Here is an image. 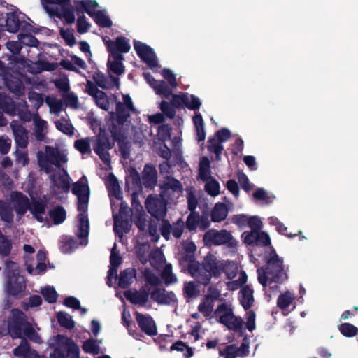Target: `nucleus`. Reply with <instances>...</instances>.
<instances>
[{"label":"nucleus","mask_w":358,"mask_h":358,"mask_svg":"<svg viewBox=\"0 0 358 358\" xmlns=\"http://www.w3.org/2000/svg\"><path fill=\"white\" fill-rule=\"evenodd\" d=\"M93 80L96 83V86H99L103 89H110L113 87V84L111 80H109V79L101 72L95 73L93 75Z\"/></svg>","instance_id":"nucleus-46"},{"label":"nucleus","mask_w":358,"mask_h":358,"mask_svg":"<svg viewBox=\"0 0 358 358\" xmlns=\"http://www.w3.org/2000/svg\"><path fill=\"white\" fill-rule=\"evenodd\" d=\"M72 6L74 8V13L76 12L78 16L83 15L85 13L90 15V0L74 1V4Z\"/></svg>","instance_id":"nucleus-49"},{"label":"nucleus","mask_w":358,"mask_h":358,"mask_svg":"<svg viewBox=\"0 0 358 358\" xmlns=\"http://www.w3.org/2000/svg\"><path fill=\"white\" fill-rule=\"evenodd\" d=\"M125 298L132 304L144 306L148 301L149 292L145 288L139 291L128 289L124 293Z\"/></svg>","instance_id":"nucleus-23"},{"label":"nucleus","mask_w":358,"mask_h":358,"mask_svg":"<svg viewBox=\"0 0 358 358\" xmlns=\"http://www.w3.org/2000/svg\"><path fill=\"white\" fill-rule=\"evenodd\" d=\"M161 277L164 280V283L166 286L175 283L177 281V278L172 272L171 264H166L162 272Z\"/></svg>","instance_id":"nucleus-51"},{"label":"nucleus","mask_w":358,"mask_h":358,"mask_svg":"<svg viewBox=\"0 0 358 358\" xmlns=\"http://www.w3.org/2000/svg\"><path fill=\"white\" fill-rule=\"evenodd\" d=\"M59 34L67 45L73 47L76 44V38L71 30L64 29L61 27L59 29Z\"/></svg>","instance_id":"nucleus-62"},{"label":"nucleus","mask_w":358,"mask_h":358,"mask_svg":"<svg viewBox=\"0 0 358 358\" xmlns=\"http://www.w3.org/2000/svg\"><path fill=\"white\" fill-rule=\"evenodd\" d=\"M134 222L136 227L141 231H144L146 228V215L144 210L138 211L134 216Z\"/></svg>","instance_id":"nucleus-63"},{"label":"nucleus","mask_w":358,"mask_h":358,"mask_svg":"<svg viewBox=\"0 0 358 358\" xmlns=\"http://www.w3.org/2000/svg\"><path fill=\"white\" fill-rule=\"evenodd\" d=\"M72 193L78 198V210L80 213L87 215V205L90 198L87 178L83 176L79 180L73 184Z\"/></svg>","instance_id":"nucleus-7"},{"label":"nucleus","mask_w":358,"mask_h":358,"mask_svg":"<svg viewBox=\"0 0 358 358\" xmlns=\"http://www.w3.org/2000/svg\"><path fill=\"white\" fill-rule=\"evenodd\" d=\"M57 320L59 325L66 329H72L75 327V322L71 317L65 312H58L56 315Z\"/></svg>","instance_id":"nucleus-42"},{"label":"nucleus","mask_w":358,"mask_h":358,"mask_svg":"<svg viewBox=\"0 0 358 358\" xmlns=\"http://www.w3.org/2000/svg\"><path fill=\"white\" fill-rule=\"evenodd\" d=\"M13 131L16 145L21 148H26L28 144V136L25 128L19 125L13 128Z\"/></svg>","instance_id":"nucleus-36"},{"label":"nucleus","mask_w":358,"mask_h":358,"mask_svg":"<svg viewBox=\"0 0 358 358\" xmlns=\"http://www.w3.org/2000/svg\"><path fill=\"white\" fill-rule=\"evenodd\" d=\"M228 215V209L224 203H217L211 211V220L214 222H220L226 219Z\"/></svg>","instance_id":"nucleus-37"},{"label":"nucleus","mask_w":358,"mask_h":358,"mask_svg":"<svg viewBox=\"0 0 358 358\" xmlns=\"http://www.w3.org/2000/svg\"><path fill=\"white\" fill-rule=\"evenodd\" d=\"M155 93L162 96L165 99H169L172 95V87H170L164 80H159L153 86Z\"/></svg>","instance_id":"nucleus-43"},{"label":"nucleus","mask_w":358,"mask_h":358,"mask_svg":"<svg viewBox=\"0 0 358 358\" xmlns=\"http://www.w3.org/2000/svg\"><path fill=\"white\" fill-rule=\"evenodd\" d=\"M47 162L55 165L59 169H62V163L67 162L66 155L61 152L57 148L50 146L45 147Z\"/></svg>","instance_id":"nucleus-27"},{"label":"nucleus","mask_w":358,"mask_h":358,"mask_svg":"<svg viewBox=\"0 0 358 358\" xmlns=\"http://www.w3.org/2000/svg\"><path fill=\"white\" fill-rule=\"evenodd\" d=\"M232 238L231 234L225 229L220 231L210 229L206 232L203 236V241L206 244L214 245L228 243Z\"/></svg>","instance_id":"nucleus-15"},{"label":"nucleus","mask_w":358,"mask_h":358,"mask_svg":"<svg viewBox=\"0 0 358 358\" xmlns=\"http://www.w3.org/2000/svg\"><path fill=\"white\" fill-rule=\"evenodd\" d=\"M199 215L196 212H190L189 215L187 217L186 220V228L189 231H195L199 226Z\"/></svg>","instance_id":"nucleus-56"},{"label":"nucleus","mask_w":358,"mask_h":358,"mask_svg":"<svg viewBox=\"0 0 358 358\" xmlns=\"http://www.w3.org/2000/svg\"><path fill=\"white\" fill-rule=\"evenodd\" d=\"M219 355L224 358H236L239 357L235 344L227 345L224 349L220 350Z\"/></svg>","instance_id":"nucleus-59"},{"label":"nucleus","mask_w":358,"mask_h":358,"mask_svg":"<svg viewBox=\"0 0 358 358\" xmlns=\"http://www.w3.org/2000/svg\"><path fill=\"white\" fill-rule=\"evenodd\" d=\"M198 310L204 316L208 317L213 312V303L209 299L206 300V297L204 296L202 302L198 306Z\"/></svg>","instance_id":"nucleus-61"},{"label":"nucleus","mask_w":358,"mask_h":358,"mask_svg":"<svg viewBox=\"0 0 358 358\" xmlns=\"http://www.w3.org/2000/svg\"><path fill=\"white\" fill-rule=\"evenodd\" d=\"M171 128L169 124H164L159 126L157 134L159 141L165 143L169 140L171 138Z\"/></svg>","instance_id":"nucleus-57"},{"label":"nucleus","mask_w":358,"mask_h":358,"mask_svg":"<svg viewBox=\"0 0 358 358\" xmlns=\"http://www.w3.org/2000/svg\"><path fill=\"white\" fill-rule=\"evenodd\" d=\"M229 266L217 260L215 255L209 252L200 264L199 271L194 278L196 282L203 286L210 284L212 277L218 278L222 273H224L228 279H232L236 276V271L229 273Z\"/></svg>","instance_id":"nucleus-1"},{"label":"nucleus","mask_w":358,"mask_h":358,"mask_svg":"<svg viewBox=\"0 0 358 358\" xmlns=\"http://www.w3.org/2000/svg\"><path fill=\"white\" fill-rule=\"evenodd\" d=\"M271 255L266 260V266L257 269L258 281L264 287L267 286L268 280L270 285L273 282L282 284L288 278L284 271L283 259L279 257L273 248Z\"/></svg>","instance_id":"nucleus-2"},{"label":"nucleus","mask_w":358,"mask_h":358,"mask_svg":"<svg viewBox=\"0 0 358 358\" xmlns=\"http://www.w3.org/2000/svg\"><path fill=\"white\" fill-rule=\"evenodd\" d=\"M179 262L182 266H185V263H188L187 271L192 278H194L196 273L199 271L200 263L195 260L194 255L184 252L181 254Z\"/></svg>","instance_id":"nucleus-28"},{"label":"nucleus","mask_w":358,"mask_h":358,"mask_svg":"<svg viewBox=\"0 0 358 358\" xmlns=\"http://www.w3.org/2000/svg\"><path fill=\"white\" fill-rule=\"evenodd\" d=\"M113 217L114 221L113 230L115 234L122 236L124 233L129 232L131 227L129 217H119L118 215H113Z\"/></svg>","instance_id":"nucleus-31"},{"label":"nucleus","mask_w":358,"mask_h":358,"mask_svg":"<svg viewBox=\"0 0 358 358\" xmlns=\"http://www.w3.org/2000/svg\"><path fill=\"white\" fill-rule=\"evenodd\" d=\"M208 150L215 153V157L217 160H220L221 154L224 150V147L222 145V143H220L217 141V138L214 137H210L208 141Z\"/></svg>","instance_id":"nucleus-41"},{"label":"nucleus","mask_w":358,"mask_h":358,"mask_svg":"<svg viewBox=\"0 0 358 358\" xmlns=\"http://www.w3.org/2000/svg\"><path fill=\"white\" fill-rule=\"evenodd\" d=\"M134 48L140 59L151 69L158 65L156 55L149 45L141 41L134 40Z\"/></svg>","instance_id":"nucleus-12"},{"label":"nucleus","mask_w":358,"mask_h":358,"mask_svg":"<svg viewBox=\"0 0 358 358\" xmlns=\"http://www.w3.org/2000/svg\"><path fill=\"white\" fill-rule=\"evenodd\" d=\"M25 289L26 282L23 276L15 272L8 276L7 290L10 295L18 298L22 296Z\"/></svg>","instance_id":"nucleus-17"},{"label":"nucleus","mask_w":358,"mask_h":358,"mask_svg":"<svg viewBox=\"0 0 358 358\" xmlns=\"http://www.w3.org/2000/svg\"><path fill=\"white\" fill-rule=\"evenodd\" d=\"M114 143L111 142L110 138L104 130L100 129L98 136L97 143L94 148V152L99 157L105 165V169H111V160L108 150L113 148Z\"/></svg>","instance_id":"nucleus-6"},{"label":"nucleus","mask_w":358,"mask_h":358,"mask_svg":"<svg viewBox=\"0 0 358 358\" xmlns=\"http://www.w3.org/2000/svg\"><path fill=\"white\" fill-rule=\"evenodd\" d=\"M159 189L160 196L164 197L167 201L177 198L183 192L182 183L172 176H168L166 180L159 185Z\"/></svg>","instance_id":"nucleus-11"},{"label":"nucleus","mask_w":358,"mask_h":358,"mask_svg":"<svg viewBox=\"0 0 358 358\" xmlns=\"http://www.w3.org/2000/svg\"><path fill=\"white\" fill-rule=\"evenodd\" d=\"M99 4L96 0H91V18L101 28H110L113 22L107 14L106 10H96Z\"/></svg>","instance_id":"nucleus-16"},{"label":"nucleus","mask_w":358,"mask_h":358,"mask_svg":"<svg viewBox=\"0 0 358 358\" xmlns=\"http://www.w3.org/2000/svg\"><path fill=\"white\" fill-rule=\"evenodd\" d=\"M48 215L54 224L59 225L66 220V212L63 206H57L49 210Z\"/></svg>","instance_id":"nucleus-38"},{"label":"nucleus","mask_w":358,"mask_h":358,"mask_svg":"<svg viewBox=\"0 0 358 358\" xmlns=\"http://www.w3.org/2000/svg\"><path fill=\"white\" fill-rule=\"evenodd\" d=\"M148 212L157 220L165 217L167 213V201L160 194H150L145 202Z\"/></svg>","instance_id":"nucleus-8"},{"label":"nucleus","mask_w":358,"mask_h":358,"mask_svg":"<svg viewBox=\"0 0 358 358\" xmlns=\"http://www.w3.org/2000/svg\"><path fill=\"white\" fill-rule=\"evenodd\" d=\"M11 198L12 201L15 203L14 208L17 215H24L29 210V200L22 192H14L11 194Z\"/></svg>","instance_id":"nucleus-25"},{"label":"nucleus","mask_w":358,"mask_h":358,"mask_svg":"<svg viewBox=\"0 0 358 358\" xmlns=\"http://www.w3.org/2000/svg\"><path fill=\"white\" fill-rule=\"evenodd\" d=\"M142 185V177H141L139 173L135 168H130L129 175L126 178V186L129 189L131 187L133 189H141Z\"/></svg>","instance_id":"nucleus-34"},{"label":"nucleus","mask_w":358,"mask_h":358,"mask_svg":"<svg viewBox=\"0 0 358 358\" xmlns=\"http://www.w3.org/2000/svg\"><path fill=\"white\" fill-rule=\"evenodd\" d=\"M220 187L219 182L214 178H211L205 185L206 192L212 196L220 194Z\"/></svg>","instance_id":"nucleus-55"},{"label":"nucleus","mask_w":358,"mask_h":358,"mask_svg":"<svg viewBox=\"0 0 358 358\" xmlns=\"http://www.w3.org/2000/svg\"><path fill=\"white\" fill-rule=\"evenodd\" d=\"M103 41L106 47L110 56H115L117 58L124 57L123 54L127 53L131 49L129 40L124 36H117L115 40H111L108 36H104Z\"/></svg>","instance_id":"nucleus-9"},{"label":"nucleus","mask_w":358,"mask_h":358,"mask_svg":"<svg viewBox=\"0 0 358 358\" xmlns=\"http://www.w3.org/2000/svg\"><path fill=\"white\" fill-rule=\"evenodd\" d=\"M3 80L5 86L11 93L17 96L24 94V85L21 78L8 73Z\"/></svg>","instance_id":"nucleus-22"},{"label":"nucleus","mask_w":358,"mask_h":358,"mask_svg":"<svg viewBox=\"0 0 358 358\" xmlns=\"http://www.w3.org/2000/svg\"><path fill=\"white\" fill-rule=\"evenodd\" d=\"M185 352L183 356L185 358H191L194 355V349L182 341H178L173 343L170 348V351Z\"/></svg>","instance_id":"nucleus-40"},{"label":"nucleus","mask_w":358,"mask_h":358,"mask_svg":"<svg viewBox=\"0 0 358 358\" xmlns=\"http://www.w3.org/2000/svg\"><path fill=\"white\" fill-rule=\"evenodd\" d=\"M46 207V202L41 200H33L31 204L30 203L29 210L35 219L41 223L44 222L42 215L45 213Z\"/></svg>","instance_id":"nucleus-33"},{"label":"nucleus","mask_w":358,"mask_h":358,"mask_svg":"<svg viewBox=\"0 0 358 358\" xmlns=\"http://www.w3.org/2000/svg\"><path fill=\"white\" fill-rule=\"evenodd\" d=\"M183 296L188 301L189 299H195L200 294V290L194 281L185 282L183 285Z\"/></svg>","instance_id":"nucleus-39"},{"label":"nucleus","mask_w":358,"mask_h":358,"mask_svg":"<svg viewBox=\"0 0 358 358\" xmlns=\"http://www.w3.org/2000/svg\"><path fill=\"white\" fill-rule=\"evenodd\" d=\"M11 249V241L4 234L0 235V255L3 257H7L10 255Z\"/></svg>","instance_id":"nucleus-52"},{"label":"nucleus","mask_w":358,"mask_h":358,"mask_svg":"<svg viewBox=\"0 0 358 358\" xmlns=\"http://www.w3.org/2000/svg\"><path fill=\"white\" fill-rule=\"evenodd\" d=\"M201 106L200 99L194 94H187V103L185 104L189 110H198Z\"/></svg>","instance_id":"nucleus-64"},{"label":"nucleus","mask_w":358,"mask_h":358,"mask_svg":"<svg viewBox=\"0 0 358 358\" xmlns=\"http://www.w3.org/2000/svg\"><path fill=\"white\" fill-rule=\"evenodd\" d=\"M238 299L244 310H249L254 303L253 289L249 285L243 286L239 292Z\"/></svg>","instance_id":"nucleus-30"},{"label":"nucleus","mask_w":358,"mask_h":358,"mask_svg":"<svg viewBox=\"0 0 358 358\" xmlns=\"http://www.w3.org/2000/svg\"><path fill=\"white\" fill-rule=\"evenodd\" d=\"M136 276V270L134 268H127L120 273L118 287L121 289L128 288L134 282Z\"/></svg>","instance_id":"nucleus-29"},{"label":"nucleus","mask_w":358,"mask_h":358,"mask_svg":"<svg viewBox=\"0 0 358 358\" xmlns=\"http://www.w3.org/2000/svg\"><path fill=\"white\" fill-rule=\"evenodd\" d=\"M0 108L10 116H15L17 114V106L15 101L5 92L0 93Z\"/></svg>","instance_id":"nucleus-32"},{"label":"nucleus","mask_w":358,"mask_h":358,"mask_svg":"<svg viewBox=\"0 0 358 358\" xmlns=\"http://www.w3.org/2000/svg\"><path fill=\"white\" fill-rule=\"evenodd\" d=\"M22 334L25 336L30 341H34L37 343H40L41 342V338L40 336L36 332L32 324L28 322L26 324V326L24 327L22 330Z\"/></svg>","instance_id":"nucleus-50"},{"label":"nucleus","mask_w":358,"mask_h":358,"mask_svg":"<svg viewBox=\"0 0 358 358\" xmlns=\"http://www.w3.org/2000/svg\"><path fill=\"white\" fill-rule=\"evenodd\" d=\"M124 57L117 58L115 56H110L107 62L108 69L113 73L120 76L124 73L125 67L122 64Z\"/></svg>","instance_id":"nucleus-35"},{"label":"nucleus","mask_w":358,"mask_h":358,"mask_svg":"<svg viewBox=\"0 0 358 358\" xmlns=\"http://www.w3.org/2000/svg\"><path fill=\"white\" fill-rule=\"evenodd\" d=\"M338 329L341 334L345 337H352L358 333V328L348 322L339 325Z\"/></svg>","instance_id":"nucleus-54"},{"label":"nucleus","mask_w":358,"mask_h":358,"mask_svg":"<svg viewBox=\"0 0 358 358\" xmlns=\"http://www.w3.org/2000/svg\"><path fill=\"white\" fill-rule=\"evenodd\" d=\"M109 131L113 141L117 142L121 157L124 159H128L130 155L131 147L127 141L125 129H117L116 127H109Z\"/></svg>","instance_id":"nucleus-13"},{"label":"nucleus","mask_w":358,"mask_h":358,"mask_svg":"<svg viewBox=\"0 0 358 358\" xmlns=\"http://www.w3.org/2000/svg\"><path fill=\"white\" fill-rule=\"evenodd\" d=\"M113 94L109 97L106 92L99 90L97 87L91 82V97L93 98L95 103L100 108L108 111L110 103L113 98Z\"/></svg>","instance_id":"nucleus-20"},{"label":"nucleus","mask_w":358,"mask_h":358,"mask_svg":"<svg viewBox=\"0 0 358 358\" xmlns=\"http://www.w3.org/2000/svg\"><path fill=\"white\" fill-rule=\"evenodd\" d=\"M27 323L28 321L26 320L24 313L18 308H13L8 324L10 335L14 338H22V330Z\"/></svg>","instance_id":"nucleus-10"},{"label":"nucleus","mask_w":358,"mask_h":358,"mask_svg":"<svg viewBox=\"0 0 358 358\" xmlns=\"http://www.w3.org/2000/svg\"><path fill=\"white\" fill-rule=\"evenodd\" d=\"M64 347L66 357L80 358L79 347L71 339L68 340Z\"/></svg>","instance_id":"nucleus-47"},{"label":"nucleus","mask_w":358,"mask_h":358,"mask_svg":"<svg viewBox=\"0 0 358 358\" xmlns=\"http://www.w3.org/2000/svg\"><path fill=\"white\" fill-rule=\"evenodd\" d=\"M115 103V111L110 112V122L108 123V128L116 127L117 129H125L124 126L130 123L131 113L137 112L129 94H122V102L117 100L116 95H113L111 103Z\"/></svg>","instance_id":"nucleus-3"},{"label":"nucleus","mask_w":358,"mask_h":358,"mask_svg":"<svg viewBox=\"0 0 358 358\" xmlns=\"http://www.w3.org/2000/svg\"><path fill=\"white\" fill-rule=\"evenodd\" d=\"M143 273L147 284L158 286L162 283L160 278L150 268H145Z\"/></svg>","instance_id":"nucleus-53"},{"label":"nucleus","mask_w":358,"mask_h":358,"mask_svg":"<svg viewBox=\"0 0 358 358\" xmlns=\"http://www.w3.org/2000/svg\"><path fill=\"white\" fill-rule=\"evenodd\" d=\"M294 300V295L290 292L287 291L278 296L277 306L280 309L285 310L289 306Z\"/></svg>","instance_id":"nucleus-44"},{"label":"nucleus","mask_w":358,"mask_h":358,"mask_svg":"<svg viewBox=\"0 0 358 358\" xmlns=\"http://www.w3.org/2000/svg\"><path fill=\"white\" fill-rule=\"evenodd\" d=\"M116 244H114L113 248L111 250L110 256V268L114 269H118V267L122 262V259L118 252L115 250Z\"/></svg>","instance_id":"nucleus-58"},{"label":"nucleus","mask_w":358,"mask_h":358,"mask_svg":"<svg viewBox=\"0 0 358 358\" xmlns=\"http://www.w3.org/2000/svg\"><path fill=\"white\" fill-rule=\"evenodd\" d=\"M135 317L138 327L143 333L149 336L157 334V325L150 315L136 312Z\"/></svg>","instance_id":"nucleus-18"},{"label":"nucleus","mask_w":358,"mask_h":358,"mask_svg":"<svg viewBox=\"0 0 358 358\" xmlns=\"http://www.w3.org/2000/svg\"><path fill=\"white\" fill-rule=\"evenodd\" d=\"M51 179L53 185L58 189L64 192H68L70 189L71 178L67 171L64 169H59L51 175Z\"/></svg>","instance_id":"nucleus-21"},{"label":"nucleus","mask_w":358,"mask_h":358,"mask_svg":"<svg viewBox=\"0 0 358 358\" xmlns=\"http://www.w3.org/2000/svg\"><path fill=\"white\" fill-rule=\"evenodd\" d=\"M105 185L110 199L113 197L117 200H122V192L118 180L113 173L108 175L105 180Z\"/></svg>","instance_id":"nucleus-26"},{"label":"nucleus","mask_w":358,"mask_h":358,"mask_svg":"<svg viewBox=\"0 0 358 358\" xmlns=\"http://www.w3.org/2000/svg\"><path fill=\"white\" fill-rule=\"evenodd\" d=\"M56 128L64 134L72 136L73 134V127L68 120L61 118L55 122Z\"/></svg>","instance_id":"nucleus-45"},{"label":"nucleus","mask_w":358,"mask_h":358,"mask_svg":"<svg viewBox=\"0 0 358 358\" xmlns=\"http://www.w3.org/2000/svg\"><path fill=\"white\" fill-rule=\"evenodd\" d=\"M6 24L3 25V30L10 33H16L19 29L27 30V27L31 25L25 21H20L18 15L15 12L6 14Z\"/></svg>","instance_id":"nucleus-19"},{"label":"nucleus","mask_w":358,"mask_h":358,"mask_svg":"<svg viewBox=\"0 0 358 358\" xmlns=\"http://www.w3.org/2000/svg\"><path fill=\"white\" fill-rule=\"evenodd\" d=\"M41 294L44 300L48 303H54L57 301L58 294L55 289L51 286H46L41 290Z\"/></svg>","instance_id":"nucleus-48"},{"label":"nucleus","mask_w":358,"mask_h":358,"mask_svg":"<svg viewBox=\"0 0 358 358\" xmlns=\"http://www.w3.org/2000/svg\"><path fill=\"white\" fill-rule=\"evenodd\" d=\"M243 321L240 317H237L236 315H233L231 320H230L229 324L227 328L229 330H232L236 333L242 334L243 333Z\"/></svg>","instance_id":"nucleus-60"},{"label":"nucleus","mask_w":358,"mask_h":358,"mask_svg":"<svg viewBox=\"0 0 358 358\" xmlns=\"http://www.w3.org/2000/svg\"><path fill=\"white\" fill-rule=\"evenodd\" d=\"M150 298L159 305L174 306L178 303L175 293L164 288H155L150 293Z\"/></svg>","instance_id":"nucleus-14"},{"label":"nucleus","mask_w":358,"mask_h":358,"mask_svg":"<svg viewBox=\"0 0 358 358\" xmlns=\"http://www.w3.org/2000/svg\"><path fill=\"white\" fill-rule=\"evenodd\" d=\"M77 223L74 233L76 236L80 239L78 242L76 239L71 236H66L60 241L59 248L63 253H70L79 245L86 246L88 243V235L90 223L87 215L79 213L76 216Z\"/></svg>","instance_id":"nucleus-4"},{"label":"nucleus","mask_w":358,"mask_h":358,"mask_svg":"<svg viewBox=\"0 0 358 358\" xmlns=\"http://www.w3.org/2000/svg\"><path fill=\"white\" fill-rule=\"evenodd\" d=\"M143 185L147 189H152L157 183V172L155 167L150 164L145 165L142 173Z\"/></svg>","instance_id":"nucleus-24"},{"label":"nucleus","mask_w":358,"mask_h":358,"mask_svg":"<svg viewBox=\"0 0 358 358\" xmlns=\"http://www.w3.org/2000/svg\"><path fill=\"white\" fill-rule=\"evenodd\" d=\"M45 11L50 17H57L65 24H72L76 17L71 0H40Z\"/></svg>","instance_id":"nucleus-5"}]
</instances>
